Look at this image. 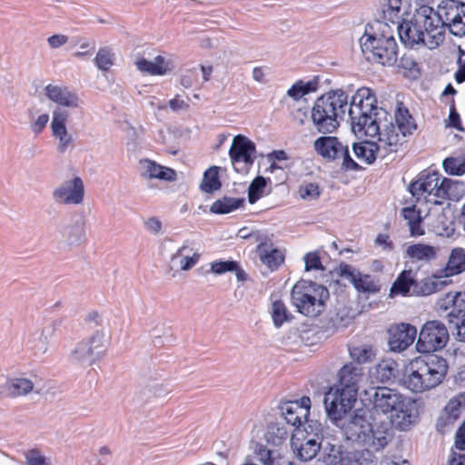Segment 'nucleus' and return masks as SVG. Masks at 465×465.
Returning a JSON list of instances; mask_svg holds the SVG:
<instances>
[{
  "label": "nucleus",
  "instance_id": "338daca9",
  "mask_svg": "<svg viewBox=\"0 0 465 465\" xmlns=\"http://www.w3.org/2000/svg\"><path fill=\"white\" fill-rule=\"evenodd\" d=\"M268 74V68L263 66H256L252 69V79L260 84L267 82L266 75Z\"/></svg>",
  "mask_w": 465,
  "mask_h": 465
},
{
  "label": "nucleus",
  "instance_id": "f3484780",
  "mask_svg": "<svg viewBox=\"0 0 465 465\" xmlns=\"http://www.w3.org/2000/svg\"><path fill=\"white\" fill-rule=\"evenodd\" d=\"M70 117V112L65 109L54 108L52 111L50 129L52 136L57 141L56 150L60 153L73 148L74 143V134L67 127Z\"/></svg>",
  "mask_w": 465,
  "mask_h": 465
},
{
  "label": "nucleus",
  "instance_id": "2eb2a0df",
  "mask_svg": "<svg viewBox=\"0 0 465 465\" xmlns=\"http://www.w3.org/2000/svg\"><path fill=\"white\" fill-rule=\"evenodd\" d=\"M357 395L332 385L325 393L323 403L326 413L332 421L341 420L354 406Z\"/></svg>",
  "mask_w": 465,
  "mask_h": 465
},
{
  "label": "nucleus",
  "instance_id": "13d9d810",
  "mask_svg": "<svg viewBox=\"0 0 465 465\" xmlns=\"http://www.w3.org/2000/svg\"><path fill=\"white\" fill-rule=\"evenodd\" d=\"M144 230L154 236L163 232V225L160 218L156 216L148 217L143 222Z\"/></svg>",
  "mask_w": 465,
  "mask_h": 465
},
{
  "label": "nucleus",
  "instance_id": "cd10ccee",
  "mask_svg": "<svg viewBox=\"0 0 465 465\" xmlns=\"http://www.w3.org/2000/svg\"><path fill=\"white\" fill-rule=\"evenodd\" d=\"M139 173L141 177L145 180L157 179L164 182H174L177 179L175 170L147 158L139 161Z\"/></svg>",
  "mask_w": 465,
  "mask_h": 465
},
{
  "label": "nucleus",
  "instance_id": "412c9836",
  "mask_svg": "<svg viewBox=\"0 0 465 465\" xmlns=\"http://www.w3.org/2000/svg\"><path fill=\"white\" fill-rule=\"evenodd\" d=\"M45 97L54 104V108L75 110L81 105L79 94L74 90L61 84H47L44 89Z\"/></svg>",
  "mask_w": 465,
  "mask_h": 465
},
{
  "label": "nucleus",
  "instance_id": "7ed1b4c3",
  "mask_svg": "<svg viewBox=\"0 0 465 465\" xmlns=\"http://www.w3.org/2000/svg\"><path fill=\"white\" fill-rule=\"evenodd\" d=\"M447 361L436 354L416 357L406 366L403 385L413 392H424L439 386L448 372Z\"/></svg>",
  "mask_w": 465,
  "mask_h": 465
},
{
  "label": "nucleus",
  "instance_id": "0e129e2a",
  "mask_svg": "<svg viewBox=\"0 0 465 465\" xmlns=\"http://www.w3.org/2000/svg\"><path fill=\"white\" fill-rule=\"evenodd\" d=\"M68 42V36L62 34H56L47 38L49 46L53 49L59 48Z\"/></svg>",
  "mask_w": 465,
  "mask_h": 465
},
{
  "label": "nucleus",
  "instance_id": "20e7f679",
  "mask_svg": "<svg viewBox=\"0 0 465 465\" xmlns=\"http://www.w3.org/2000/svg\"><path fill=\"white\" fill-rule=\"evenodd\" d=\"M359 41L367 60L382 65H392L396 63L398 45L390 25L382 22L368 25Z\"/></svg>",
  "mask_w": 465,
  "mask_h": 465
},
{
  "label": "nucleus",
  "instance_id": "4468645a",
  "mask_svg": "<svg viewBox=\"0 0 465 465\" xmlns=\"http://www.w3.org/2000/svg\"><path fill=\"white\" fill-rule=\"evenodd\" d=\"M315 152L328 161L341 160V165L347 170H356L358 164L350 155L348 145L343 144L335 136H321L313 143Z\"/></svg>",
  "mask_w": 465,
  "mask_h": 465
},
{
  "label": "nucleus",
  "instance_id": "423d86ee",
  "mask_svg": "<svg viewBox=\"0 0 465 465\" xmlns=\"http://www.w3.org/2000/svg\"><path fill=\"white\" fill-rule=\"evenodd\" d=\"M348 108V94L341 89L318 97L312 108L311 119L319 133L331 134L340 125Z\"/></svg>",
  "mask_w": 465,
  "mask_h": 465
},
{
  "label": "nucleus",
  "instance_id": "39448f33",
  "mask_svg": "<svg viewBox=\"0 0 465 465\" xmlns=\"http://www.w3.org/2000/svg\"><path fill=\"white\" fill-rule=\"evenodd\" d=\"M348 114L351 118V130L358 137L378 134L380 117L379 111H385L377 105L374 91L369 87L359 88L348 104Z\"/></svg>",
  "mask_w": 465,
  "mask_h": 465
},
{
  "label": "nucleus",
  "instance_id": "6e6552de",
  "mask_svg": "<svg viewBox=\"0 0 465 465\" xmlns=\"http://www.w3.org/2000/svg\"><path fill=\"white\" fill-rule=\"evenodd\" d=\"M379 130L381 132V145L390 146L396 152L402 144L404 138L411 135L417 129L414 118L408 109L397 107L394 114V123L387 111H379Z\"/></svg>",
  "mask_w": 465,
  "mask_h": 465
},
{
  "label": "nucleus",
  "instance_id": "3c124183",
  "mask_svg": "<svg viewBox=\"0 0 465 465\" xmlns=\"http://www.w3.org/2000/svg\"><path fill=\"white\" fill-rule=\"evenodd\" d=\"M465 293L460 292H450L441 295L436 302V310L439 312H446L450 308L459 306L460 298Z\"/></svg>",
  "mask_w": 465,
  "mask_h": 465
},
{
  "label": "nucleus",
  "instance_id": "aec40b11",
  "mask_svg": "<svg viewBox=\"0 0 465 465\" xmlns=\"http://www.w3.org/2000/svg\"><path fill=\"white\" fill-rule=\"evenodd\" d=\"M369 411L357 410L353 416L342 426L344 437L348 440L360 442L362 444L366 435L371 430L372 422Z\"/></svg>",
  "mask_w": 465,
  "mask_h": 465
},
{
  "label": "nucleus",
  "instance_id": "79ce46f5",
  "mask_svg": "<svg viewBox=\"0 0 465 465\" xmlns=\"http://www.w3.org/2000/svg\"><path fill=\"white\" fill-rule=\"evenodd\" d=\"M346 455L338 442H327L323 446L322 461L326 465H344Z\"/></svg>",
  "mask_w": 465,
  "mask_h": 465
},
{
  "label": "nucleus",
  "instance_id": "a211bd4d",
  "mask_svg": "<svg viewBox=\"0 0 465 465\" xmlns=\"http://www.w3.org/2000/svg\"><path fill=\"white\" fill-rule=\"evenodd\" d=\"M311 408L312 401L308 396L295 401H284L279 405L281 417L295 429H302V426L311 422L308 420Z\"/></svg>",
  "mask_w": 465,
  "mask_h": 465
},
{
  "label": "nucleus",
  "instance_id": "a878e982",
  "mask_svg": "<svg viewBox=\"0 0 465 465\" xmlns=\"http://www.w3.org/2000/svg\"><path fill=\"white\" fill-rule=\"evenodd\" d=\"M344 276L353 285L355 290L365 298L378 293L381 290V284L374 276L356 271L349 265H346L341 271Z\"/></svg>",
  "mask_w": 465,
  "mask_h": 465
},
{
  "label": "nucleus",
  "instance_id": "8fccbe9b",
  "mask_svg": "<svg viewBox=\"0 0 465 465\" xmlns=\"http://www.w3.org/2000/svg\"><path fill=\"white\" fill-rule=\"evenodd\" d=\"M351 358L356 362L362 364L371 361L375 353L369 345H356L349 349Z\"/></svg>",
  "mask_w": 465,
  "mask_h": 465
},
{
  "label": "nucleus",
  "instance_id": "e433bc0d",
  "mask_svg": "<svg viewBox=\"0 0 465 465\" xmlns=\"http://www.w3.org/2000/svg\"><path fill=\"white\" fill-rule=\"evenodd\" d=\"M135 64L139 71L151 75H163L171 70L170 61L162 55L156 56L152 61L144 58L139 59L135 62Z\"/></svg>",
  "mask_w": 465,
  "mask_h": 465
},
{
  "label": "nucleus",
  "instance_id": "b1692460",
  "mask_svg": "<svg viewBox=\"0 0 465 465\" xmlns=\"http://www.w3.org/2000/svg\"><path fill=\"white\" fill-rule=\"evenodd\" d=\"M417 329L410 323H396L388 329V345L390 350L401 352L407 350L415 341Z\"/></svg>",
  "mask_w": 465,
  "mask_h": 465
},
{
  "label": "nucleus",
  "instance_id": "f704fd0d",
  "mask_svg": "<svg viewBox=\"0 0 465 465\" xmlns=\"http://www.w3.org/2000/svg\"><path fill=\"white\" fill-rule=\"evenodd\" d=\"M257 252L262 264L272 271L276 270L284 262V252L274 248L271 243L258 245Z\"/></svg>",
  "mask_w": 465,
  "mask_h": 465
},
{
  "label": "nucleus",
  "instance_id": "de8ad7c7",
  "mask_svg": "<svg viewBox=\"0 0 465 465\" xmlns=\"http://www.w3.org/2000/svg\"><path fill=\"white\" fill-rule=\"evenodd\" d=\"M344 465H375L372 451L363 450L347 453Z\"/></svg>",
  "mask_w": 465,
  "mask_h": 465
},
{
  "label": "nucleus",
  "instance_id": "680f3d73",
  "mask_svg": "<svg viewBox=\"0 0 465 465\" xmlns=\"http://www.w3.org/2000/svg\"><path fill=\"white\" fill-rule=\"evenodd\" d=\"M305 270H322V262L317 252H308L304 258Z\"/></svg>",
  "mask_w": 465,
  "mask_h": 465
},
{
  "label": "nucleus",
  "instance_id": "052dcab7",
  "mask_svg": "<svg viewBox=\"0 0 465 465\" xmlns=\"http://www.w3.org/2000/svg\"><path fill=\"white\" fill-rule=\"evenodd\" d=\"M28 465H50V460L43 456L38 450H32L25 455Z\"/></svg>",
  "mask_w": 465,
  "mask_h": 465
},
{
  "label": "nucleus",
  "instance_id": "dca6fc26",
  "mask_svg": "<svg viewBox=\"0 0 465 465\" xmlns=\"http://www.w3.org/2000/svg\"><path fill=\"white\" fill-rule=\"evenodd\" d=\"M229 156L237 173H247L256 158L255 144L245 135H235L232 141Z\"/></svg>",
  "mask_w": 465,
  "mask_h": 465
},
{
  "label": "nucleus",
  "instance_id": "6ab92c4d",
  "mask_svg": "<svg viewBox=\"0 0 465 465\" xmlns=\"http://www.w3.org/2000/svg\"><path fill=\"white\" fill-rule=\"evenodd\" d=\"M84 198V184L79 176L60 183L52 193L54 203L63 205L82 204Z\"/></svg>",
  "mask_w": 465,
  "mask_h": 465
},
{
  "label": "nucleus",
  "instance_id": "f8f14e48",
  "mask_svg": "<svg viewBox=\"0 0 465 465\" xmlns=\"http://www.w3.org/2000/svg\"><path fill=\"white\" fill-rule=\"evenodd\" d=\"M435 15L439 18V31L445 38V28L448 27L450 34L456 36L465 35V4L458 0H445L435 10Z\"/></svg>",
  "mask_w": 465,
  "mask_h": 465
},
{
  "label": "nucleus",
  "instance_id": "ddd939ff",
  "mask_svg": "<svg viewBox=\"0 0 465 465\" xmlns=\"http://www.w3.org/2000/svg\"><path fill=\"white\" fill-rule=\"evenodd\" d=\"M448 341L449 331L445 324L437 320L428 321L420 331L416 349L420 353L430 354L444 348Z\"/></svg>",
  "mask_w": 465,
  "mask_h": 465
},
{
  "label": "nucleus",
  "instance_id": "c03bdc74",
  "mask_svg": "<svg viewBox=\"0 0 465 465\" xmlns=\"http://www.w3.org/2000/svg\"><path fill=\"white\" fill-rule=\"evenodd\" d=\"M271 316L276 328H280L283 323L292 319V312L288 310L286 304L282 300L272 302Z\"/></svg>",
  "mask_w": 465,
  "mask_h": 465
},
{
  "label": "nucleus",
  "instance_id": "1a4fd4ad",
  "mask_svg": "<svg viewBox=\"0 0 465 465\" xmlns=\"http://www.w3.org/2000/svg\"><path fill=\"white\" fill-rule=\"evenodd\" d=\"M457 184L449 178H441L437 173L421 175L410 185V193L418 203L441 204L450 197V191Z\"/></svg>",
  "mask_w": 465,
  "mask_h": 465
},
{
  "label": "nucleus",
  "instance_id": "864d4df0",
  "mask_svg": "<svg viewBox=\"0 0 465 465\" xmlns=\"http://www.w3.org/2000/svg\"><path fill=\"white\" fill-rule=\"evenodd\" d=\"M114 62V54L107 47L100 48L94 57L95 65L102 71H108Z\"/></svg>",
  "mask_w": 465,
  "mask_h": 465
},
{
  "label": "nucleus",
  "instance_id": "37998d69",
  "mask_svg": "<svg viewBox=\"0 0 465 465\" xmlns=\"http://www.w3.org/2000/svg\"><path fill=\"white\" fill-rule=\"evenodd\" d=\"M244 204L243 198L223 197L216 200L210 207V211L216 214L232 213Z\"/></svg>",
  "mask_w": 465,
  "mask_h": 465
},
{
  "label": "nucleus",
  "instance_id": "603ef678",
  "mask_svg": "<svg viewBox=\"0 0 465 465\" xmlns=\"http://www.w3.org/2000/svg\"><path fill=\"white\" fill-rule=\"evenodd\" d=\"M267 185V179L258 176L252 180L248 188V201L250 203H256L264 195V189Z\"/></svg>",
  "mask_w": 465,
  "mask_h": 465
},
{
  "label": "nucleus",
  "instance_id": "a18cd8bd",
  "mask_svg": "<svg viewBox=\"0 0 465 465\" xmlns=\"http://www.w3.org/2000/svg\"><path fill=\"white\" fill-rule=\"evenodd\" d=\"M28 117L29 128L35 135L42 134L47 126L48 122H51L50 115L47 113L38 114L35 109H30L28 111Z\"/></svg>",
  "mask_w": 465,
  "mask_h": 465
},
{
  "label": "nucleus",
  "instance_id": "2f4dec72",
  "mask_svg": "<svg viewBox=\"0 0 465 465\" xmlns=\"http://www.w3.org/2000/svg\"><path fill=\"white\" fill-rule=\"evenodd\" d=\"M34 381L26 377H12L2 385V392L8 397L16 398L25 396L33 391Z\"/></svg>",
  "mask_w": 465,
  "mask_h": 465
},
{
  "label": "nucleus",
  "instance_id": "774afa93",
  "mask_svg": "<svg viewBox=\"0 0 465 465\" xmlns=\"http://www.w3.org/2000/svg\"><path fill=\"white\" fill-rule=\"evenodd\" d=\"M455 445L458 449L465 450V421L457 431Z\"/></svg>",
  "mask_w": 465,
  "mask_h": 465
},
{
  "label": "nucleus",
  "instance_id": "69168bd1",
  "mask_svg": "<svg viewBox=\"0 0 465 465\" xmlns=\"http://www.w3.org/2000/svg\"><path fill=\"white\" fill-rule=\"evenodd\" d=\"M169 106L172 111L180 112L187 110L189 108V104L177 94L174 98L169 101Z\"/></svg>",
  "mask_w": 465,
  "mask_h": 465
},
{
  "label": "nucleus",
  "instance_id": "09e8293b",
  "mask_svg": "<svg viewBox=\"0 0 465 465\" xmlns=\"http://www.w3.org/2000/svg\"><path fill=\"white\" fill-rule=\"evenodd\" d=\"M299 197L305 202H312L319 199L322 188L317 183L302 182L298 187Z\"/></svg>",
  "mask_w": 465,
  "mask_h": 465
},
{
  "label": "nucleus",
  "instance_id": "f03ea898",
  "mask_svg": "<svg viewBox=\"0 0 465 465\" xmlns=\"http://www.w3.org/2000/svg\"><path fill=\"white\" fill-rule=\"evenodd\" d=\"M377 413L390 414L391 423L401 430H408L418 419L416 404L410 398L388 387L366 391Z\"/></svg>",
  "mask_w": 465,
  "mask_h": 465
},
{
  "label": "nucleus",
  "instance_id": "72a5a7b5",
  "mask_svg": "<svg viewBox=\"0 0 465 465\" xmlns=\"http://www.w3.org/2000/svg\"><path fill=\"white\" fill-rule=\"evenodd\" d=\"M418 282L414 279V273L412 270L402 271L394 282L392 283L390 290V296H408L413 295L412 291Z\"/></svg>",
  "mask_w": 465,
  "mask_h": 465
},
{
  "label": "nucleus",
  "instance_id": "393cba45",
  "mask_svg": "<svg viewBox=\"0 0 465 465\" xmlns=\"http://www.w3.org/2000/svg\"><path fill=\"white\" fill-rule=\"evenodd\" d=\"M381 132L378 130V134L374 135H362L363 137L377 138V142H361L353 144V152L356 157L367 163H372L378 156L385 157L389 153L396 152L390 146L381 145Z\"/></svg>",
  "mask_w": 465,
  "mask_h": 465
},
{
  "label": "nucleus",
  "instance_id": "58836bf2",
  "mask_svg": "<svg viewBox=\"0 0 465 465\" xmlns=\"http://www.w3.org/2000/svg\"><path fill=\"white\" fill-rule=\"evenodd\" d=\"M438 248L424 243L410 245L406 250L407 256L415 262H430L437 258Z\"/></svg>",
  "mask_w": 465,
  "mask_h": 465
},
{
  "label": "nucleus",
  "instance_id": "6e6d98bb",
  "mask_svg": "<svg viewBox=\"0 0 465 465\" xmlns=\"http://www.w3.org/2000/svg\"><path fill=\"white\" fill-rule=\"evenodd\" d=\"M238 267L234 261H215L210 263V272L215 275H222L228 272H233Z\"/></svg>",
  "mask_w": 465,
  "mask_h": 465
},
{
  "label": "nucleus",
  "instance_id": "5701e85b",
  "mask_svg": "<svg viewBox=\"0 0 465 465\" xmlns=\"http://www.w3.org/2000/svg\"><path fill=\"white\" fill-rule=\"evenodd\" d=\"M201 256V252L195 247V242L193 240L186 239L170 256V266L171 268H178L181 271L188 272L198 264Z\"/></svg>",
  "mask_w": 465,
  "mask_h": 465
},
{
  "label": "nucleus",
  "instance_id": "e2e57ef3",
  "mask_svg": "<svg viewBox=\"0 0 465 465\" xmlns=\"http://www.w3.org/2000/svg\"><path fill=\"white\" fill-rule=\"evenodd\" d=\"M269 435L275 436L272 440L273 444L278 445L288 437V431L283 426L275 424L270 427Z\"/></svg>",
  "mask_w": 465,
  "mask_h": 465
},
{
  "label": "nucleus",
  "instance_id": "c85d7f7f",
  "mask_svg": "<svg viewBox=\"0 0 465 465\" xmlns=\"http://www.w3.org/2000/svg\"><path fill=\"white\" fill-rule=\"evenodd\" d=\"M391 429V421H376L373 419L371 430L366 435L362 445L366 446L370 450H380L383 449L389 442V433Z\"/></svg>",
  "mask_w": 465,
  "mask_h": 465
},
{
  "label": "nucleus",
  "instance_id": "bf43d9fd",
  "mask_svg": "<svg viewBox=\"0 0 465 465\" xmlns=\"http://www.w3.org/2000/svg\"><path fill=\"white\" fill-rule=\"evenodd\" d=\"M395 362L382 361L377 366V371L381 375L382 381L390 380L395 375Z\"/></svg>",
  "mask_w": 465,
  "mask_h": 465
},
{
  "label": "nucleus",
  "instance_id": "9b49d317",
  "mask_svg": "<svg viewBox=\"0 0 465 465\" xmlns=\"http://www.w3.org/2000/svg\"><path fill=\"white\" fill-rule=\"evenodd\" d=\"M308 428L310 430L306 427L295 429L291 438L292 449L295 456L302 461L312 460L322 448V424L311 420Z\"/></svg>",
  "mask_w": 465,
  "mask_h": 465
},
{
  "label": "nucleus",
  "instance_id": "4c0bfd02",
  "mask_svg": "<svg viewBox=\"0 0 465 465\" xmlns=\"http://www.w3.org/2000/svg\"><path fill=\"white\" fill-rule=\"evenodd\" d=\"M443 271V276L449 278L459 275L465 272V249L461 247L453 248Z\"/></svg>",
  "mask_w": 465,
  "mask_h": 465
},
{
  "label": "nucleus",
  "instance_id": "ea45409f",
  "mask_svg": "<svg viewBox=\"0 0 465 465\" xmlns=\"http://www.w3.org/2000/svg\"><path fill=\"white\" fill-rule=\"evenodd\" d=\"M85 239V230L83 222L69 223L63 229L62 241L68 246H77Z\"/></svg>",
  "mask_w": 465,
  "mask_h": 465
},
{
  "label": "nucleus",
  "instance_id": "473e14b6",
  "mask_svg": "<svg viewBox=\"0 0 465 465\" xmlns=\"http://www.w3.org/2000/svg\"><path fill=\"white\" fill-rule=\"evenodd\" d=\"M428 220L429 230L436 235L449 237L454 232L452 220L444 211L430 213Z\"/></svg>",
  "mask_w": 465,
  "mask_h": 465
},
{
  "label": "nucleus",
  "instance_id": "7c9ffc66",
  "mask_svg": "<svg viewBox=\"0 0 465 465\" xmlns=\"http://www.w3.org/2000/svg\"><path fill=\"white\" fill-rule=\"evenodd\" d=\"M450 283L451 280L448 276H443V271L440 269L418 282L412 291V294L416 296H428L440 292Z\"/></svg>",
  "mask_w": 465,
  "mask_h": 465
},
{
  "label": "nucleus",
  "instance_id": "0eeeda50",
  "mask_svg": "<svg viewBox=\"0 0 465 465\" xmlns=\"http://www.w3.org/2000/svg\"><path fill=\"white\" fill-rule=\"evenodd\" d=\"M330 298L326 287L310 281L297 282L291 292V302L297 312L309 318H316L326 309Z\"/></svg>",
  "mask_w": 465,
  "mask_h": 465
},
{
  "label": "nucleus",
  "instance_id": "4d7b16f0",
  "mask_svg": "<svg viewBox=\"0 0 465 465\" xmlns=\"http://www.w3.org/2000/svg\"><path fill=\"white\" fill-rule=\"evenodd\" d=\"M255 458L262 465H278L273 452L265 446H260L255 450Z\"/></svg>",
  "mask_w": 465,
  "mask_h": 465
},
{
  "label": "nucleus",
  "instance_id": "9d476101",
  "mask_svg": "<svg viewBox=\"0 0 465 465\" xmlns=\"http://www.w3.org/2000/svg\"><path fill=\"white\" fill-rule=\"evenodd\" d=\"M107 343L104 330L98 329L74 343L67 355L68 361L76 366L90 367L104 356Z\"/></svg>",
  "mask_w": 465,
  "mask_h": 465
},
{
  "label": "nucleus",
  "instance_id": "f257e3e1",
  "mask_svg": "<svg viewBox=\"0 0 465 465\" xmlns=\"http://www.w3.org/2000/svg\"><path fill=\"white\" fill-rule=\"evenodd\" d=\"M439 21L432 7L420 5L411 20L404 18L398 25L399 37L410 48L424 45L429 49H435L442 43V35L437 27Z\"/></svg>",
  "mask_w": 465,
  "mask_h": 465
},
{
  "label": "nucleus",
  "instance_id": "a19ab883",
  "mask_svg": "<svg viewBox=\"0 0 465 465\" xmlns=\"http://www.w3.org/2000/svg\"><path fill=\"white\" fill-rule=\"evenodd\" d=\"M401 215L407 222L411 237H419L425 234V231L421 226L422 218L420 212L416 209L415 205L402 208Z\"/></svg>",
  "mask_w": 465,
  "mask_h": 465
},
{
  "label": "nucleus",
  "instance_id": "4be33fe9",
  "mask_svg": "<svg viewBox=\"0 0 465 465\" xmlns=\"http://www.w3.org/2000/svg\"><path fill=\"white\" fill-rule=\"evenodd\" d=\"M411 0H381L375 22L397 24L411 13Z\"/></svg>",
  "mask_w": 465,
  "mask_h": 465
},
{
  "label": "nucleus",
  "instance_id": "bb28decb",
  "mask_svg": "<svg viewBox=\"0 0 465 465\" xmlns=\"http://www.w3.org/2000/svg\"><path fill=\"white\" fill-rule=\"evenodd\" d=\"M465 412V392L452 397L437 420V429L442 433L449 431L460 415Z\"/></svg>",
  "mask_w": 465,
  "mask_h": 465
},
{
  "label": "nucleus",
  "instance_id": "49530a36",
  "mask_svg": "<svg viewBox=\"0 0 465 465\" xmlns=\"http://www.w3.org/2000/svg\"><path fill=\"white\" fill-rule=\"evenodd\" d=\"M218 170L217 166H212L204 172L203 178L200 185L202 191L205 193H213L220 189L221 182L219 180Z\"/></svg>",
  "mask_w": 465,
  "mask_h": 465
},
{
  "label": "nucleus",
  "instance_id": "c9c22d12",
  "mask_svg": "<svg viewBox=\"0 0 465 465\" xmlns=\"http://www.w3.org/2000/svg\"><path fill=\"white\" fill-rule=\"evenodd\" d=\"M319 88V80H298L287 90L286 96L294 102L302 100L306 95L315 93Z\"/></svg>",
  "mask_w": 465,
  "mask_h": 465
},
{
  "label": "nucleus",
  "instance_id": "c756f323",
  "mask_svg": "<svg viewBox=\"0 0 465 465\" xmlns=\"http://www.w3.org/2000/svg\"><path fill=\"white\" fill-rule=\"evenodd\" d=\"M363 378V369L353 363H347L338 372L335 385L358 395L359 384Z\"/></svg>",
  "mask_w": 465,
  "mask_h": 465
},
{
  "label": "nucleus",
  "instance_id": "5fc2aeb1",
  "mask_svg": "<svg viewBox=\"0 0 465 465\" xmlns=\"http://www.w3.org/2000/svg\"><path fill=\"white\" fill-rule=\"evenodd\" d=\"M446 173L451 175H462L465 173V158L450 157L443 161Z\"/></svg>",
  "mask_w": 465,
  "mask_h": 465
}]
</instances>
